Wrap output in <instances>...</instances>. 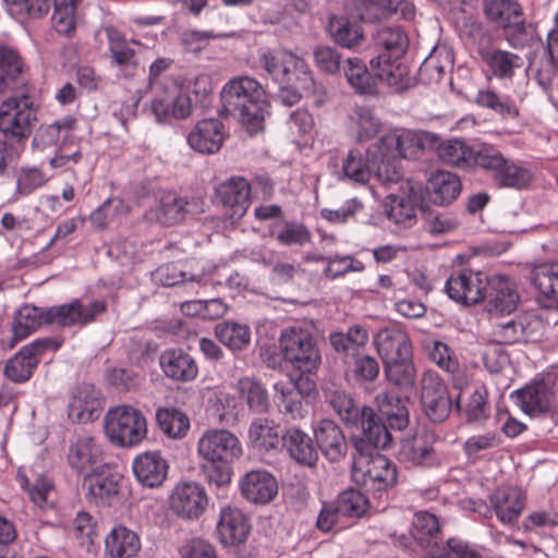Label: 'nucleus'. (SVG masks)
I'll list each match as a JSON object with an SVG mask.
<instances>
[{
  "instance_id": "nucleus-58",
  "label": "nucleus",
  "mask_w": 558,
  "mask_h": 558,
  "mask_svg": "<svg viewBox=\"0 0 558 558\" xmlns=\"http://www.w3.org/2000/svg\"><path fill=\"white\" fill-rule=\"evenodd\" d=\"M294 57L295 54L289 50L278 52L264 50L259 53L258 61L270 78L279 85L280 82H284L287 71Z\"/></svg>"
},
{
  "instance_id": "nucleus-48",
  "label": "nucleus",
  "mask_w": 558,
  "mask_h": 558,
  "mask_svg": "<svg viewBox=\"0 0 558 558\" xmlns=\"http://www.w3.org/2000/svg\"><path fill=\"white\" fill-rule=\"evenodd\" d=\"M46 325L45 307H38L31 304H24L14 314L12 324L13 339L10 344H14L25 339L31 332Z\"/></svg>"
},
{
  "instance_id": "nucleus-4",
  "label": "nucleus",
  "mask_w": 558,
  "mask_h": 558,
  "mask_svg": "<svg viewBox=\"0 0 558 558\" xmlns=\"http://www.w3.org/2000/svg\"><path fill=\"white\" fill-rule=\"evenodd\" d=\"M36 121L37 107L29 95L10 98L0 106V133L3 140L20 144L22 149Z\"/></svg>"
},
{
  "instance_id": "nucleus-12",
  "label": "nucleus",
  "mask_w": 558,
  "mask_h": 558,
  "mask_svg": "<svg viewBox=\"0 0 558 558\" xmlns=\"http://www.w3.org/2000/svg\"><path fill=\"white\" fill-rule=\"evenodd\" d=\"M107 311L104 300H94L83 304L78 299L60 305L45 307L46 325L71 327L75 325H88Z\"/></svg>"
},
{
  "instance_id": "nucleus-19",
  "label": "nucleus",
  "mask_w": 558,
  "mask_h": 558,
  "mask_svg": "<svg viewBox=\"0 0 558 558\" xmlns=\"http://www.w3.org/2000/svg\"><path fill=\"white\" fill-rule=\"evenodd\" d=\"M377 411L373 409L374 422L384 425L385 429L392 435V432H403L410 423L407 399L392 392H381L375 398Z\"/></svg>"
},
{
  "instance_id": "nucleus-42",
  "label": "nucleus",
  "mask_w": 558,
  "mask_h": 558,
  "mask_svg": "<svg viewBox=\"0 0 558 558\" xmlns=\"http://www.w3.org/2000/svg\"><path fill=\"white\" fill-rule=\"evenodd\" d=\"M430 148L437 149L439 158L445 163L451 165L463 170L471 169V156L473 145H469L465 141L452 138L440 142V138L437 135L433 134Z\"/></svg>"
},
{
  "instance_id": "nucleus-40",
  "label": "nucleus",
  "mask_w": 558,
  "mask_h": 558,
  "mask_svg": "<svg viewBox=\"0 0 558 558\" xmlns=\"http://www.w3.org/2000/svg\"><path fill=\"white\" fill-rule=\"evenodd\" d=\"M108 38V51L110 53L111 65L118 66L123 71L131 70L125 76H133L134 71L138 68V60L135 49L126 40V38L116 28H106Z\"/></svg>"
},
{
  "instance_id": "nucleus-11",
  "label": "nucleus",
  "mask_w": 558,
  "mask_h": 558,
  "mask_svg": "<svg viewBox=\"0 0 558 558\" xmlns=\"http://www.w3.org/2000/svg\"><path fill=\"white\" fill-rule=\"evenodd\" d=\"M487 19L502 27L512 46H522L527 40L525 21L517 0H484Z\"/></svg>"
},
{
  "instance_id": "nucleus-17",
  "label": "nucleus",
  "mask_w": 558,
  "mask_h": 558,
  "mask_svg": "<svg viewBox=\"0 0 558 558\" xmlns=\"http://www.w3.org/2000/svg\"><path fill=\"white\" fill-rule=\"evenodd\" d=\"M102 397L93 384L82 383L71 390L68 416L73 423L86 424L97 420L102 410Z\"/></svg>"
},
{
  "instance_id": "nucleus-64",
  "label": "nucleus",
  "mask_w": 558,
  "mask_h": 558,
  "mask_svg": "<svg viewBox=\"0 0 558 558\" xmlns=\"http://www.w3.org/2000/svg\"><path fill=\"white\" fill-rule=\"evenodd\" d=\"M342 517L361 518L368 509V498L355 488H348L339 494L336 502Z\"/></svg>"
},
{
  "instance_id": "nucleus-37",
  "label": "nucleus",
  "mask_w": 558,
  "mask_h": 558,
  "mask_svg": "<svg viewBox=\"0 0 558 558\" xmlns=\"http://www.w3.org/2000/svg\"><path fill=\"white\" fill-rule=\"evenodd\" d=\"M101 456V449L94 438L80 437L70 446L68 461L77 473H84L104 464Z\"/></svg>"
},
{
  "instance_id": "nucleus-51",
  "label": "nucleus",
  "mask_w": 558,
  "mask_h": 558,
  "mask_svg": "<svg viewBox=\"0 0 558 558\" xmlns=\"http://www.w3.org/2000/svg\"><path fill=\"white\" fill-rule=\"evenodd\" d=\"M400 0H353L356 17L368 24H375L397 13Z\"/></svg>"
},
{
  "instance_id": "nucleus-14",
  "label": "nucleus",
  "mask_w": 558,
  "mask_h": 558,
  "mask_svg": "<svg viewBox=\"0 0 558 558\" xmlns=\"http://www.w3.org/2000/svg\"><path fill=\"white\" fill-rule=\"evenodd\" d=\"M484 307L488 313L510 314L520 301L513 282L506 276L495 275L486 278L483 290Z\"/></svg>"
},
{
  "instance_id": "nucleus-55",
  "label": "nucleus",
  "mask_w": 558,
  "mask_h": 558,
  "mask_svg": "<svg viewBox=\"0 0 558 558\" xmlns=\"http://www.w3.org/2000/svg\"><path fill=\"white\" fill-rule=\"evenodd\" d=\"M531 282L546 299H553L558 311V263L536 266L531 274Z\"/></svg>"
},
{
  "instance_id": "nucleus-24",
  "label": "nucleus",
  "mask_w": 558,
  "mask_h": 558,
  "mask_svg": "<svg viewBox=\"0 0 558 558\" xmlns=\"http://www.w3.org/2000/svg\"><path fill=\"white\" fill-rule=\"evenodd\" d=\"M279 86H291L303 89L305 96L313 97V104L320 107L326 100V90L322 83L316 82L314 73L304 59L295 54L292 60L284 82H280Z\"/></svg>"
},
{
  "instance_id": "nucleus-16",
  "label": "nucleus",
  "mask_w": 558,
  "mask_h": 558,
  "mask_svg": "<svg viewBox=\"0 0 558 558\" xmlns=\"http://www.w3.org/2000/svg\"><path fill=\"white\" fill-rule=\"evenodd\" d=\"M208 497L205 488L196 482L178 484L170 496V509L185 520L198 519L206 510Z\"/></svg>"
},
{
  "instance_id": "nucleus-6",
  "label": "nucleus",
  "mask_w": 558,
  "mask_h": 558,
  "mask_svg": "<svg viewBox=\"0 0 558 558\" xmlns=\"http://www.w3.org/2000/svg\"><path fill=\"white\" fill-rule=\"evenodd\" d=\"M381 154L376 142L368 146L365 155L357 149L350 150L342 162L344 177L357 184H366L374 177L383 185L390 186L398 172L392 166L387 170Z\"/></svg>"
},
{
  "instance_id": "nucleus-31",
  "label": "nucleus",
  "mask_w": 558,
  "mask_h": 558,
  "mask_svg": "<svg viewBox=\"0 0 558 558\" xmlns=\"http://www.w3.org/2000/svg\"><path fill=\"white\" fill-rule=\"evenodd\" d=\"M194 203L174 193H167L161 196L158 206L147 211L150 220H156L161 226L170 227L182 223L187 216L193 215Z\"/></svg>"
},
{
  "instance_id": "nucleus-20",
  "label": "nucleus",
  "mask_w": 558,
  "mask_h": 558,
  "mask_svg": "<svg viewBox=\"0 0 558 558\" xmlns=\"http://www.w3.org/2000/svg\"><path fill=\"white\" fill-rule=\"evenodd\" d=\"M315 444L325 459L335 463L342 460L348 451V442L342 428L332 420H320L314 427Z\"/></svg>"
},
{
  "instance_id": "nucleus-28",
  "label": "nucleus",
  "mask_w": 558,
  "mask_h": 558,
  "mask_svg": "<svg viewBox=\"0 0 558 558\" xmlns=\"http://www.w3.org/2000/svg\"><path fill=\"white\" fill-rule=\"evenodd\" d=\"M477 53L488 68L490 74L498 80H511L524 65L521 56L489 45L480 44Z\"/></svg>"
},
{
  "instance_id": "nucleus-56",
  "label": "nucleus",
  "mask_w": 558,
  "mask_h": 558,
  "mask_svg": "<svg viewBox=\"0 0 558 558\" xmlns=\"http://www.w3.org/2000/svg\"><path fill=\"white\" fill-rule=\"evenodd\" d=\"M413 353L384 363L387 379L400 387L409 388L415 383V366L412 360Z\"/></svg>"
},
{
  "instance_id": "nucleus-10",
  "label": "nucleus",
  "mask_w": 558,
  "mask_h": 558,
  "mask_svg": "<svg viewBox=\"0 0 558 558\" xmlns=\"http://www.w3.org/2000/svg\"><path fill=\"white\" fill-rule=\"evenodd\" d=\"M123 477L109 464H100L87 472L82 482L85 498L99 507H111L120 500V486Z\"/></svg>"
},
{
  "instance_id": "nucleus-54",
  "label": "nucleus",
  "mask_w": 558,
  "mask_h": 558,
  "mask_svg": "<svg viewBox=\"0 0 558 558\" xmlns=\"http://www.w3.org/2000/svg\"><path fill=\"white\" fill-rule=\"evenodd\" d=\"M269 233L282 246H303L311 241L308 228L291 220H283L281 223L275 222L271 225Z\"/></svg>"
},
{
  "instance_id": "nucleus-53",
  "label": "nucleus",
  "mask_w": 558,
  "mask_h": 558,
  "mask_svg": "<svg viewBox=\"0 0 558 558\" xmlns=\"http://www.w3.org/2000/svg\"><path fill=\"white\" fill-rule=\"evenodd\" d=\"M159 428L172 439L185 437L190 429L189 416L178 408H159L156 411Z\"/></svg>"
},
{
  "instance_id": "nucleus-32",
  "label": "nucleus",
  "mask_w": 558,
  "mask_h": 558,
  "mask_svg": "<svg viewBox=\"0 0 558 558\" xmlns=\"http://www.w3.org/2000/svg\"><path fill=\"white\" fill-rule=\"evenodd\" d=\"M159 365L166 377L175 381H192L198 374L195 360L182 349L163 351L159 357Z\"/></svg>"
},
{
  "instance_id": "nucleus-60",
  "label": "nucleus",
  "mask_w": 558,
  "mask_h": 558,
  "mask_svg": "<svg viewBox=\"0 0 558 558\" xmlns=\"http://www.w3.org/2000/svg\"><path fill=\"white\" fill-rule=\"evenodd\" d=\"M505 159L506 157L497 147L486 143H475L472 149L471 169L478 167L492 172L494 177L498 169L505 166Z\"/></svg>"
},
{
  "instance_id": "nucleus-45",
  "label": "nucleus",
  "mask_w": 558,
  "mask_h": 558,
  "mask_svg": "<svg viewBox=\"0 0 558 558\" xmlns=\"http://www.w3.org/2000/svg\"><path fill=\"white\" fill-rule=\"evenodd\" d=\"M215 337L232 353L248 349L252 339L251 328L234 320H221L214 327Z\"/></svg>"
},
{
  "instance_id": "nucleus-49",
  "label": "nucleus",
  "mask_w": 558,
  "mask_h": 558,
  "mask_svg": "<svg viewBox=\"0 0 558 558\" xmlns=\"http://www.w3.org/2000/svg\"><path fill=\"white\" fill-rule=\"evenodd\" d=\"M400 456L413 465L432 466L437 457L433 445L426 436H414L412 439H400Z\"/></svg>"
},
{
  "instance_id": "nucleus-27",
  "label": "nucleus",
  "mask_w": 558,
  "mask_h": 558,
  "mask_svg": "<svg viewBox=\"0 0 558 558\" xmlns=\"http://www.w3.org/2000/svg\"><path fill=\"white\" fill-rule=\"evenodd\" d=\"M132 470L140 484L156 488L166 481L169 464L160 451H145L134 459Z\"/></svg>"
},
{
  "instance_id": "nucleus-33",
  "label": "nucleus",
  "mask_w": 558,
  "mask_h": 558,
  "mask_svg": "<svg viewBox=\"0 0 558 558\" xmlns=\"http://www.w3.org/2000/svg\"><path fill=\"white\" fill-rule=\"evenodd\" d=\"M554 381L550 378L534 379L532 384L515 391L517 399L527 413L546 412L554 401Z\"/></svg>"
},
{
  "instance_id": "nucleus-8",
  "label": "nucleus",
  "mask_w": 558,
  "mask_h": 558,
  "mask_svg": "<svg viewBox=\"0 0 558 558\" xmlns=\"http://www.w3.org/2000/svg\"><path fill=\"white\" fill-rule=\"evenodd\" d=\"M433 134L423 133L422 135L403 132L401 134L388 133L383 135L376 143L381 150V157L387 170L390 166L398 172L393 179V184L401 181L403 177L401 159H416L422 150L430 147Z\"/></svg>"
},
{
  "instance_id": "nucleus-47",
  "label": "nucleus",
  "mask_w": 558,
  "mask_h": 558,
  "mask_svg": "<svg viewBox=\"0 0 558 558\" xmlns=\"http://www.w3.org/2000/svg\"><path fill=\"white\" fill-rule=\"evenodd\" d=\"M327 32L342 48L353 49L364 40L362 28L345 15H331L328 19Z\"/></svg>"
},
{
  "instance_id": "nucleus-1",
  "label": "nucleus",
  "mask_w": 558,
  "mask_h": 558,
  "mask_svg": "<svg viewBox=\"0 0 558 558\" xmlns=\"http://www.w3.org/2000/svg\"><path fill=\"white\" fill-rule=\"evenodd\" d=\"M222 110L254 135L264 130L269 102L263 85L254 77L239 75L229 80L220 93Z\"/></svg>"
},
{
  "instance_id": "nucleus-5",
  "label": "nucleus",
  "mask_w": 558,
  "mask_h": 558,
  "mask_svg": "<svg viewBox=\"0 0 558 558\" xmlns=\"http://www.w3.org/2000/svg\"><path fill=\"white\" fill-rule=\"evenodd\" d=\"M282 359L299 373H316L322 354L313 335L303 328H284L279 337Z\"/></svg>"
},
{
  "instance_id": "nucleus-7",
  "label": "nucleus",
  "mask_w": 558,
  "mask_h": 558,
  "mask_svg": "<svg viewBox=\"0 0 558 558\" xmlns=\"http://www.w3.org/2000/svg\"><path fill=\"white\" fill-rule=\"evenodd\" d=\"M351 477L365 494L380 499L396 486L398 471L396 464L387 457L376 454L373 459L353 462Z\"/></svg>"
},
{
  "instance_id": "nucleus-59",
  "label": "nucleus",
  "mask_w": 558,
  "mask_h": 558,
  "mask_svg": "<svg viewBox=\"0 0 558 558\" xmlns=\"http://www.w3.org/2000/svg\"><path fill=\"white\" fill-rule=\"evenodd\" d=\"M493 178L497 186L517 190L526 187L532 181V174L529 169L507 158L505 159V166L500 167Z\"/></svg>"
},
{
  "instance_id": "nucleus-43",
  "label": "nucleus",
  "mask_w": 558,
  "mask_h": 558,
  "mask_svg": "<svg viewBox=\"0 0 558 558\" xmlns=\"http://www.w3.org/2000/svg\"><path fill=\"white\" fill-rule=\"evenodd\" d=\"M141 549L137 534L123 525L113 527L105 539L109 558H133Z\"/></svg>"
},
{
  "instance_id": "nucleus-34",
  "label": "nucleus",
  "mask_w": 558,
  "mask_h": 558,
  "mask_svg": "<svg viewBox=\"0 0 558 558\" xmlns=\"http://www.w3.org/2000/svg\"><path fill=\"white\" fill-rule=\"evenodd\" d=\"M374 344L383 364L412 352L408 335L397 327L380 328L374 336Z\"/></svg>"
},
{
  "instance_id": "nucleus-41",
  "label": "nucleus",
  "mask_w": 558,
  "mask_h": 558,
  "mask_svg": "<svg viewBox=\"0 0 558 558\" xmlns=\"http://www.w3.org/2000/svg\"><path fill=\"white\" fill-rule=\"evenodd\" d=\"M421 198H425L423 193L413 186L410 187L408 197L390 194L387 196L389 203L386 204L388 218L397 225L413 226L416 218L415 210H418L417 203L421 202Z\"/></svg>"
},
{
  "instance_id": "nucleus-9",
  "label": "nucleus",
  "mask_w": 558,
  "mask_h": 558,
  "mask_svg": "<svg viewBox=\"0 0 558 558\" xmlns=\"http://www.w3.org/2000/svg\"><path fill=\"white\" fill-rule=\"evenodd\" d=\"M105 432L112 444L132 447L146 437V418L140 410L131 405H119L106 414Z\"/></svg>"
},
{
  "instance_id": "nucleus-35",
  "label": "nucleus",
  "mask_w": 558,
  "mask_h": 558,
  "mask_svg": "<svg viewBox=\"0 0 558 558\" xmlns=\"http://www.w3.org/2000/svg\"><path fill=\"white\" fill-rule=\"evenodd\" d=\"M328 339L331 348L340 355L343 363L365 351L368 331L364 326L355 324L350 326L347 331L331 332Z\"/></svg>"
},
{
  "instance_id": "nucleus-63",
  "label": "nucleus",
  "mask_w": 558,
  "mask_h": 558,
  "mask_svg": "<svg viewBox=\"0 0 558 558\" xmlns=\"http://www.w3.org/2000/svg\"><path fill=\"white\" fill-rule=\"evenodd\" d=\"M440 533L439 522L436 515L428 512H418L415 514L411 534L417 544L422 547H428Z\"/></svg>"
},
{
  "instance_id": "nucleus-3",
  "label": "nucleus",
  "mask_w": 558,
  "mask_h": 558,
  "mask_svg": "<svg viewBox=\"0 0 558 558\" xmlns=\"http://www.w3.org/2000/svg\"><path fill=\"white\" fill-rule=\"evenodd\" d=\"M383 57H373L369 66L354 57L348 58L343 73L349 85L360 95L375 96L378 94V83L384 82L397 92H403L410 86L408 66L383 65Z\"/></svg>"
},
{
  "instance_id": "nucleus-23",
  "label": "nucleus",
  "mask_w": 558,
  "mask_h": 558,
  "mask_svg": "<svg viewBox=\"0 0 558 558\" xmlns=\"http://www.w3.org/2000/svg\"><path fill=\"white\" fill-rule=\"evenodd\" d=\"M460 178L449 171L437 170L430 174L424 187H420L427 204L448 206L461 193Z\"/></svg>"
},
{
  "instance_id": "nucleus-25",
  "label": "nucleus",
  "mask_w": 558,
  "mask_h": 558,
  "mask_svg": "<svg viewBox=\"0 0 558 558\" xmlns=\"http://www.w3.org/2000/svg\"><path fill=\"white\" fill-rule=\"evenodd\" d=\"M279 86H291L303 89L305 96L313 97V104L320 107L326 100V90L322 83L316 82L314 73L304 59L295 54L292 60L284 82H280Z\"/></svg>"
},
{
  "instance_id": "nucleus-44",
  "label": "nucleus",
  "mask_w": 558,
  "mask_h": 558,
  "mask_svg": "<svg viewBox=\"0 0 558 558\" xmlns=\"http://www.w3.org/2000/svg\"><path fill=\"white\" fill-rule=\"evenodd\" d=\"M248 439L253 448L262 452L278 449L283 441L279 425L268 417H256L252 421Z\"/></svg>"
},
{
  "instance_id": "nucleus-29",
  "label": "nucleus",
  "mask_w": 558,
  "mask_h": 558,
  "mask_svg": "<svg viewBox=\"0 0 558 558\" xmlns=\"http://www.w3.org/2000/svg\"><path fill=\"white\" fill-rule=\"evenodd\" d=\"M250 530L248 519L240 509L228 506L220 510L216 532L223 546L244 543Z\"/></svg>"
},
{
  "instance_id": "nucleus-21",
  "label": "nucleus",
  "mask_w": 558,
  "mask_h": 558,
  "mask_svg": "<svg viewBox=\"0 0 558 558\" xmlns=\"http://www.w3.org/2000/svg\"><path fill=\"white\" fill-rule=\"evenodd\" d=\"M242 497L254 505H267L278 494L276 477L266 470H251L239 482Z\"/></svg>"
},
{
  "instance_id": "nucleus-36",
  "label": "nucleus",
  "mask_w": 558,
  "mask_h": 558,
  "mask_svg": "<svg viewBox=\"0 0 558 558\" xmlns=\"http://www.w3.org/2000/svg\"><path fill=\"white\" fill-rule=\"evenodd\" d=\"M489 499L497 518L508 525L518 521L525 505V498L517 487L497 489Z\"/></svg>"
},
{
  "instance_id": "nucleus-30",
  "label": "nucleus",
  "mask_w": 558,
  "mask_h": 558,
  "mask_svg": "<svg viewBox=\"0 0 558 558\" xmlns=\"http://www.w3.org/2000/svg\"><path fill=\"white\" fill-rule=\"evenodd\" d=\"M282 446L287 449L290 458L298 464L306 468H315L318 460V449L315 439L300 429L289 427L282 434Z\"/></svg>"
},
{
  "instance_id": "nucleus-22",
  "label": "nucleus",
  "mask_w": 558,
  "mask_h": 558,
  "mask_svg": "<svg viewBox=\"0 0 558 558\" xmlns=\"http://www.w3.org/2000/svg\"><path fill=\"white\" fill-rule=\"evenodd\" d=\"M373 39L374 46L378 50L376 57H383L384 66H407L400 59L408 49L409 39L400 26L383 27L376 32Z\"/></svg>"
},
{
  "instance_id": "nucleus-2",
  "label": "nucleus",
  "mask_w": 558,
  "mask_h": 558,
  "mask_svg": "<svg viewBox=\"0 0 558 558\" xmlns=\"http://www.w3.org/2000/svg\"><path fill=\"white\" fill-rule=\"evenodd\" d=\"M197 449L203 459L201 472L205 481L217 487L229 485L233 463L242 456L238 437L227 429H209L199 438Z\"/></svg>"
},
{
  "instance_id": "nucleus-18",
  "label": "nucleus",
  "mask_w": 558,
  "mask_h": 558,
  "mask_svg": "<svg viewBox=\"0 0 558 558\" xmlns=\"http://www.w3.org/2000/svg\"><path fill=\"white\" fill-rule=\"evenodd\" d=\"M487 275L471 269L452 272L447 279L445 291L448 296L465 305H474L483 300V290Z\"/></svg>"
},
{
  "instance_id": "nucleus-38",
  "label": "nucleus",
  "mask_w": 558,
  "mask_h": 558,
  "mask_svg": "<svg viewBox=\"0 0 558 558\" xmlns=\"http://www.w3.org/2000/svg\"><path fill=\"white\" fill-rule=\"evenodd\" d=\"M550 303L545 308L525 311L515 316L523 342H537L544 336L546 327L550 324L551 307H556L553 299H547Z\"/></svg>"
},
{
  "instance_id": "nucleus-62",
  "label": "nucleus",
  "mask_w": 558,
  "mask_h": 558,
  "mask_svg": "<svg viewBox=\"0 0 558 558\" xmlns=\"http://www.w3.org/2000/svg\"><path fill=\"white\" fill-rule=\"evenodd\" d=\"M418 210L425 220V228L430 234H445L456 230L459 222L456 218L435 211L425 198L417 203Z\"/></svg>"
},
{
  "instance_id": "nucleus-50",
  "label": "nucleus",
  "mask_w": 558,
  "mask_h": 558,
  "mask_svg": "<svg viewBox=\"0 0 558 558\" xmlns=\"http://www.w3.org/2000/svg\"><path fill=\"white\" fill-rule=\"evenodd\" d=\"M329 403L338 416L348 425L357 426L366 416L373 415V408L368 405L357 407L351 395L343 390L335 391Z\"/></svg>"
},
{
  "instance_id": "nucleus-46",
  "label": "nucleus",
  "mask_w": 558,
  "mask_h": 558,
  "mask_svg": "<svg viewBox=\"0 0 558 558\" xmlns=\"http://www.w3.org/2000/svg\"><path fill=\"white\" fill-rule=\"evenodd\" d=\"M344 375L359 386L374 383L379 376V362L365 351L343 362Z\"/></svg>"
},
{
  "instance_id": "nucleus-13",
  "label": "nucleus",
  "mask_w": 558,
  "mask_h": 558,
  "mask_svg": "<svg viewBox=\"0 0 558 558\" xmlns=\"http://www.w3.org/2000/svg\"><path fill=\"white\" fill-rule=\"evenodd\" d=\"M362 432L351 437L352 446L355 450L353 453V462L365 461L379 454V449H388L393 442L395 436L389 434L384 425H377L374 422V415L366 416L359 423Z\"/></svg>"
},
{
  "instance_id": "nucleus-26",
  "label": "nucleus",
  "mask_w": 558,
  "mask_h": 558,
  "mask_svg": "<svg viewBox=\"0 0 558 558\" xmlns=\"http://www.w3.org/2000/svg\"><path fill=\"white\" fill-rule=\"evenodd\" d=\"M226 137L225 124L220 120L204 119L192 129L187 143L197 153L213 155L220 150Z\"/></svg>"
},
{
  "instance_id": "nucleus-15",
  "label": "nucleus",
  "mask_w": 558,
  "mask_h": 558,
  "mask_svg": "<svg viewBox=\"0 0 558 558\" xmlns=\"http://www.w3.org/2000/svg\"><path fill=\"white\" fill-rule=\"evenodd\" d=\"M421 403L425 415L433 423L448 418L452 400L446 384L436 375H425L422 379Z\"/></svg>"
},
{
  "instance_id": "nucleus-52",
  "label": "nucleus",
  "mask_w": 558,
  "mask_h": 558,
  "mask_svg": "<svg viewBox=\"0 0 558 558\" xmlns=\"http://www.w3.org/2000/svg\"><path fill=\"white\" fill-rule=\"evenodd\" d=\"M238 391L242 401L255 413H265L270 403L266 387L256 378L243 377L238 381Z\"/></svg>"
},
{
  "instance_id": "nucleus-61",
  "label": "nucleus",
  "mask_w": 558,
  "mask_h": 558,
  "mask_svg": "<svg viewBox=\"0 0 558 558\" xmlns=\"http://www.w3.org/2000/svg\"><path fill=\"white\" fill-rule=\"evenodd\" d=\"M274 389L280 411L290 415L292 420L302 418L304 415L303 398L298 395V391L283 381L276 383Z\"/></svg>"
},
{
  "instance_id": "nucleus-57",
  "label": "nucleus",
  "mask_w": 558,
  "mask_h": 558,
  "mask_svg": "<svg viewBox=\"0 0 558 558\" xmlns=\"http://www.w3.org/2000/svg\"><path fill=\"white\" fill-rule=\"evenodd\" d=\"M475 104L489 109L502 119H515L519 116V108L508 95H500L492 89L478 90Z\"/></svg>"
},
{
  "instance_id": "nucleus-39",
  "label": "nucleus",
  "mask_w": 558,
  "mask_h": 558,
  "mask_svg": "<svg viewBox=\"0 0 558 558\" xmlns=\"http://www.w3.org/2000/svg\"><path fill=\"white\" fill-rule=\"evenodd\" d=\"M219 201L232 209V214L243 216L251 203V185L244 178H231L216 189Z\"/></svg>"
}]
</instances>
